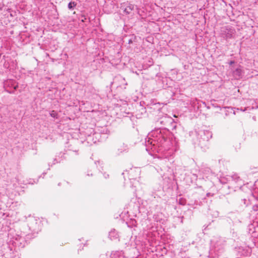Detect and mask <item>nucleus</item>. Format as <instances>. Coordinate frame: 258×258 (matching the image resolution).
<instances>
[{
	"label": "nucleus",
	"instance_id": "obj_1",
	"mask_svg": "<svg viewBox=\"0 0 258 258\" xmlns=\"http://www.w3.org/2000/svg\"><path fill=\"white\" fill-rule=\"evenodd\" d=\"M50 115L52 117L57 118V113L54 110L51 112Z\"/></svg>",
	"mask_w": 258,
	"mask_h": 258
},
{
	"label": "nucleus",
	"instance_id": "obj_2",
	"mask_svg": "<svg viewBox=\"0 0 258 258\" xmlns=\"http://www.w3.org/2000/svg\"><path fill=\"white\" fill-rule=\"evenodd\" d=\"M76 6V3L75 2H70L68 5V7L70 9H71L73 7Z\"/></svg>",
	"mask_w": 258,
	"mask_h": 258
},
{
	"label": "nucleus",
	"instance_id": "obj_3",
	"mask_svg": "<svg viewBox=\"0 0 258 258\" xmlns=\"http://www.w3.org/2000/svg\"><path fill=\"white\" fill-rule=\"evenodd\" d=\"M83 241H84V242H85V243H83L84 246V245H86V241H85L84 240H83Z\"/></svg>",
	"mask_w": 258,
	"mask_h": 258
},
{
	"label": "nucleus",
	"instance_id": "obj_4",
	"mask_svg": "<svg viewBox=\"0 0 258 258\" xmlns=\"http://www.w3.org/2000/svg\"><path fill=\"white\" fill-rule=\"evenodd\" d=\"M18 88V86H16L14 87V89L16 90Z\"/></svg>",
	"mask_w": 258,
	"mask_h": 258
}]
</instances>
